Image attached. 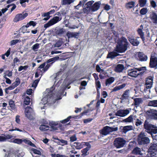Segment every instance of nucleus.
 <instances>
[{
  "label": "nucleus",
  "mask_w": 157,
  "mask_h": 157,
  "mask_svg": "<svg viewBox=\"0 0 157 157\" xmlns=\"http://www.w3.org/2000/svg\"><path fill=\"white\" fill-rule=\"evenodd\" d=\"M126 50H114V51L110 52L107 55V58H114L115 57L121 55V53L124 52Z\"/></svg>",
  "instance_id": "9b49d317"
},
{
  "label": "nucleus",
  "mask_w": 157,
  "mask_h": 157,
  "mask_svg": "<svg viewBox=\"0 0 157 157\" xmlns=\"http://www.w3.org/2000/svg\"><path fill=\"white\" fill-rule=\"evenodd\" d=\"M117 130V128H113L108 126H106L103 128L101 130H100V133L103 135H107L110 132L113 131H116Z\"/></svg>",
  "instance_id": "6e6552de"
},
{
  "label": "nucleus",
  "mask_w": 157,
  "mask_h": 157,
  "mask_svg": "<svg viewBox=\"0 0 157 157\" xmlns=\"http://www.w3.org/2000/svg\"><path fill=\"white\" fill-rule=\"evenodd\" d=\"M131 110V108H128L126 109H120L116 113L115 115L121 117H124L129 113Z\"/></svg>",
  "instance_id": "ddd939ff"
},
{
  "label": "nucleus",
  "mask_w": 157,
  "mask_h": 157,
  "mask_svg": "<svg viewBox=\"0 0 157 157\" xmlns=\"http://www.w3.org/2000/svg\"><path fill=\"white\" fill-rule=\"evenodd\" d=\"M24 142L25 144H28L33 147H35V145L33 144L30 140L27 139H22V142Z\"/></svg>",
  "instance_id": "79ce46f5"
},
{
  "label": "nucleus",
  "mask_w": 157,
  "mask_h": 157,
  "mask_svg": "<svg viewBox=\"0 0 157 157\" xmlns=\"http://www.w3.org/2000/svg\"><path fill=\"white\" fill-rule=\"evenodd\" d=\"M153 77L152 76H149L147 78L146 81V88L144 89V91L146 92L147 91L150 92V89L152 86Z\"/></svg>",
  "instance_id": "9d476101"
},
{
  "label": "nucleus",
  "mask_w": 157,
  "mask_h": 157,
  "mask_svg": "<svg viewBox=\"0 0 157 157\" xmlns=\"http://www.w3.org/2000/svg\"><path fill=\"white\" fill-rule=\"evenodd\" d=\"M157 59V54L155 52H152L151 54L150 59Z\"/></svg>",
  "instance_id": "bf43d9fd"
},
{
  "label": "nucleus",
  "mask_w": 157,
  "mask_h": 157,
  "mask_svg": "<svg viewBox=\"0 0 157 157\" xmlns=\"http://www.w3.org/2000/svg\"><path fill=\"white\" fill-rule=\"evenodd\" d=\"M138 34L140 36V37L143 39L144 38V33L143 32L142 29H141L139 28L137 30Z\"/></svg>",
  "instance_id": "09e8293b"
},
{
  "label": "nucleus",
  "mask_w": 157,
  "mask_h": 157,
  "mask_svg": "<svg viewBox=\"0 0 157 157\" xmlns=\"http://www.w3.org/2000/svg\"><path fill=\"white\" fill-rule=\"evenodd\" d=\"M149 150H154L155 151L157 150V143H153L150 144Z\"/></svg>",
  "instance_id": "c756f323"
},
{
  "label": "nucleus",
  "mask_w": 157,
  "mask_h": 157,
  "mask_svg": "<svg viewBox=\"0 0 157 157\" xmlns=\"http://www.w3.org/2000/svg\"><path fill=\"white\" fill-rule=\"evenodd\" d=\"M90 11H91V6H86V8H83V11L85 13L88 14L90 13Z\"/></svg>",
  "instance_id": "c03bdc74"
},
{
  "label": "nucleus",
  "mask_w": 157,
  "mask_h": 157,
  "mask_svg": "<svg viewBox=\"0 0 157 157\" xmlns=\"http://www.w3.org/2000/svg\"><path fill=\"white\" fill-rule=\"evenodd\" d=\"M126 143V141L122 138H116L113 142V144L117 148H120L124 146Z\"/></svg>",
  "instance_id": "0eeeda50"
},
{
  "label": "nucleus",
  "mask_w": 157,
  "mask_h": 157,
  "mask_svg": "<svg viewBox=\"0 0 157 157\" xmlns=\"http://www.w3.org/2000/svg\"><path fill=\"white\" fill-rule=\"evenodd\" d=\"M10 50H8V51H7L3 55H2V58L3 59H5V56H6L7 57H8L10 55Z\"/></svg>",
  "instance_id": "13d9d810"
},
{
  "label": "nucleus",
  "mask_w": 157,
  "mask_h": 157,
  "mask_svg": "<svg viewBox=\"0 0 157 157\" xmlns=\"http://www.w3.org/2000/svg\"><path fill=\"white\" fill-rule=\"evenodd\" d=\"M70 141L71 142H73L77 140L76 136L75 134L74 135L71 136L70 137Z\"/></svg>",
  "instance_id": "5fc2aeb1"
},
{
  "label": "nucleus",
  "mask_w": 157,
  "mask_h": 157,
  "mask_svg": "<svg viewBox=\"0 0 157 157\" xmlns=\"http://www.w3.org/2000/svg\"><path fill=\"white\" fill-rule=\"evenodd\" d=\"M56 139L58 140L59 141V144L62 146L67 144V141L66 140H59L58 138Z\"/></svg>",
  "instance_id": "603ef678"
},
{
  "label": "nucleus",
  "mask_w": 157,
  "mask_h": 157,
  "mask_svg": "<svg viewBox=\"0 0 157 157\" xmlns=\"http://www.w3.org/2000/svg\"><path fill=\"white\" fill-rule=\"evenodd\" d=\"M114 81V78L111 77L106 79L105 82V85L106 86H109Z\"/></svg>",
  "instance_id": "f704fd0d"
},
{
  "label": "nucleus",
  "mask_w": 157,
  "mask_h": 157,
  "mask_svg": "<svg viewBox=\"0 0 157 157\" xmlns=\"http://www.w3.org/2000/svg\"><path fill=\"white\" fill-rule=\"evenodd\" d=\"M89 150L88 148H85L81 150L82 153V156H85L88 154L89 153L88 151Z\"/></svg>",
  "instance_id": "49530a36"
},
{
  "label": "nucleus",
  "mask_w": 157,
  "mask_h": 157,
  "mask_svg": "<svg viewBox=\"0 0 157 157\" xmlns=\"http://www.w3.org/2000/svg\"><path fill=\"white\" fill-rule=\"evenodd\" d=\"M20 116L17 115L15 118V121L18 124H20Z\"/></svg>",
  "instance_id": "774afa93"
},
{
  "label": "nucleus",
  "mask_w": 157,
  "mask_h": 157,
  "mask_svg": "<svg viewBox=\"0 0 157 157\" xmlns=\"http://www.w3.org/2000/svg\"><path fill=\"white\" fill-rule=\"evenodd\" d=\"M85 2L84 1H80L78 4L76 6H75V8L77 10H78L79 8L82 6H83Z\"/></svg>",
  "instance_id": "4d7b16f0"
},
{
  "label": "nucleus",
  "mask_w": 157,
  "mask_h": 157,
  "mask_svg": "<svg viewBox=\"0 0 157 157\" xmlns=\"http://www.w3.org/2000/svg\"><path fill=\"white\" fill-rule=\"evenodd\" d=\"M62 19L61 17L59 18L58 16L54 17L52 19H51L47 23L44 25V27L45 29L56 24Z\"/></svg>",
  "instance_id": "1a4fd4ad"
},
{
  "label": "nucleus",
  "mask_w": 157,
  "mask_h": 157,
  "mask_svg": "<svg viewBox=\"0 0 157 157\" xmlns=\"http://www.w3.org/2000/svg\"><path fill=\"white\" fill-rule=\"evenodd\" d=\"M62 44V42L61 41L58 40L55 44V47H60Z\"/></svg>",
  "instance_id": "e2e57ef3"
},
{
  "label": "nucleus",
  "mask_w": 157,
  "mask_h": 157,
  "mask_svg": "<svg viewBox=\"0 0 157 157\" xmlns=\"http://www.w3.org/2000/svg\"><path fill=\"white\" fill-rule=\"evenodd\" d=\"M28 15L27 13H18L16 15L13 19V21L14 22H17L19 21H21L25 18Z\"/></svg>",
  "instance_id": "4468645a"
},
{
  "label": "nucleus",
  "mask_w": 157,
  "mask_h": 157,
  "mask_svg": "<svg viewBox=\"0 0 157 157\" xmlns=\"http://www.w3.org/2000/svg\"><path fill=\"white\" fill-rule=\"evenodd\" d=\"M146 0H139L138 2L139 6L140 7H144L146 5Z\"/></svg>",
  "instance_id": "a18cd8bd"
},
{
  "label": "nucleus",
  "mask_w": 157,
  "mask_h": 157,
  "mask_svg": "<svg viewBox=\"0 0 157 157\" xmlns=\"http://www.w3.org/2000/svg\"><path fill=\"white\" fill-rule=\"evenodd\" d=\"M10 142L15 144H20L22 143V139H15L13 140H11V141H10Z\"/></svg>",
  "instance_id": "ea45409f"
},
{
  "label": "nucleus",
  "mask_w": 157,
  "mask_h": 157,
  "mask_svg": "<svg viewBox=\"0 0 157 157\" xmlns=\"http://www.w3.org/2000/svg\"><path fill=\"white\" fill-rule=\"evenodd\" d=\"M149 65L151 68H155L157 66V59H150Z\"/></svg>",
  "instance_id": "a878e982"
},
{
  "label": "nucleus",
  "mask_w": 157,
  "mask_h": 157,
  "mask_svg": "<svg viewBox=\"0 0 157 157\" xmlns=\"http://www.w3.org/2000/svg\"><path fill=\"white\" fill-rule=\"evenodd\" d=\"M145 133L144 132H141L138 136V141L139 144H147L150 142L149 138L146 137Z\"/></svg>",
  "instance_id": "423d86ee"
},
{
  "label": "nucleus",
  "mask_w": 157,
  "mask_h": 157,
  "mask_svg": "<svg viewBox=\"0 0 157 157\" xmlns=\"http://www.w3.org/2000/svg\"><path fill=\"white\" fill-rule=\"evenodd\" d=\"M25 116L30 120L33 119L34 112L33 109L29 106H27L25 109Z\"/></svg>",
  "instance_id": "f8f14e48"
},
{
  "label": "nucleus",
  "mask_w": 157,
  "mask_h": 157,
  "mask_svg": "<svg viewBox=\"0 0 157 157\" xmlns=\"http://www.w3.org/2000/svg\"><path fill=\"white\" fill-rule=\"evenodd\" d=\"M74 1V0H63L62 1V5H70Z\"/></svg>",
  "instance_id": "37998d69"
},
{
  "label": "nucleus",
  "mask_w": 157,
  "mask_h": 157,
  "mask_svg": "<svg viewBox=\"0 0 157 157\" xmlns=\"http://www.w3.org/2000/svg\"><path fill=\"white\" fill-rule=\"evenodd\" d=\"M124 69V67L121 64H118L115 68V71L117 72H122Z\"/></svg>",
  "instance_id": "4be33fe9"
},
{
  "label": "nucleus",
  "mask_w": 157,
  "mask_h": 157,
  "mask_svg": "<svg viewBox=\"0 0 157 157\" xmlns=\"http://www.w3.org/2000/svg\"><path fill=\"white\" fill-rule=\"evenodd\" d=\"M146 67H144L129 69L128 71V75L132 77H136L140 75V72H139V71H144Z\"/></svg>",
  "instance_id": "39448f33"
},
{
  "label": "nucleus",
  "mask_w": 157,
  "mask_h": 157,
  "mask_svg": "<svg viewBox=\"0 0 157 157\" xmlns=\"http://www.w3.org/2000/svg\"><path fill=\"white\" fill-rule=\"evenodd\" d=\"M96 69L97 71L99 72H102L104 71V70L101 69L98 65H97L96 67Z\"/></svg>",
  "instance_id": "0e129e2a"
},
{
  "label": "nucleus",
  "mask_w": 157,
  "mask_h": 157,
  "mask_svg": "<svg viewBox=\"0 0 157 157\" xmlns=\"http://www.w3.org/2000/svg\"><path fill=\"white\" fill-rule=\"evenodd\" d=\"M148 106L157 107V100L149 101L148 103Z\"/></svg>",
  "instance_id": "c85d7f7f"
},
{
  "label": "nucleus",
  "mask_w": 157,
  "mask_h": 157,
  "mask_svg": "<svg viewBox=\"0 0 157 157\" xmlns=\"http://www.w3.org/2000/svg\"><path fill=\"white\" fill-rule=\"evenodd\" d=\"M156 110L154 109L148 110L147 112V114L150 118L152 119L155 113L156 112Z\"/></svg>",
  "instance_id": "bb28decb"
},
{
  "label": "nucleus",
  "mask_w": 157,
  "mask_h": 157,
  "mask_svg": "<svg viewBox=\"0 0 157 157\" xmlns=\"http://www.w3.org/2000/svg\"><path fill=\"white\" fill-rule=\"evenodd\" d=\"M144 128L148 133L153 137L152 134L157 133V126L154 124L150 123L147 120L145 121L144 124Z\"/></svg>",
  "instance_id": "7ed1b4c3"
},
{
  "label": "nucleus",
  "mask_w": 157,
  "mask_h": 157,
  "mask_svg": "<svg viewBox=\"0 0 157 157\" xmlns=\"http://www.w3.org/2000/svg\"><path fill=\"white\" fill-rule=\"evenodd\" d=\"M12 136L9 135L1 134L0 135V142L6 141L7 139L12 138Z\"/></svg>",
  "instance_id": "6ab92c4d"
},
{
  "label": "nucleus",
  "mask_w": 157,
  "mask_h": 157,
  "mask_svg": "<svg viewBox=\"0 0 157 157\" xmlns=\"http://www.w3.org/2000/svg\"><path fill=\"white\" fill-rule=\"evenodd\" d=\"M39 80L40 79H37L35 80L32 83V86L34 89H35L36 87Z\"/></svg>",
  "instance_id": "6e6d98bb"
},
{
  "label": "nucleus",
  "mask_w": 157,
  "mask_h": 157,
  "mask_svg": "<svg viewBox=\"0 0 157 157\" xmlns=\"http://www.w3.org/2000/svg\"><path fill=\"white\" fill-rule=\"evenodd\" d=\"M59 58V56H56L54 57H53L52 58L49 59H48L47 62L48 63H50L52 62H54L56 60H58Z\"/></svg>",
  "instance_id": "864d4df0"
},
{
  "label": "nucleus",
  "mask_w": 157,
  "mask_h": 157,
  "mask_svg": "<svg viewBox=\"0 0 157 157\" xmlns=\"http://www.w3.org/2000/svg\"><path fill=\"white\" fill-rule=\"evenodd\" d=\"M147 10L146 8L142 9L140 11V13L141 15H144L147 13Z\"/></svg>",
  "instance_id": "8fccbe9b"
},
{
  "label": "nucleus",
  "mask_w": 157,
  "mask_h": 157,
  "mask_svg": "<svg viewBox=\"0 0 157 157\" xmlns=\"http://www.w3.org/2000/svg\"><path fill=\"white\" fill-rule=\"evenodd\" d=\"M129 90H126L123 93V94L122 96V99H128L129 96Z\"/></svg>",
  "instance_id": "c9c22d12"
},
{
  "label": "nucleus",
  "mask_w": 157,
  "mask_h": 157,
  "mask_svg": "<svg viewBox=\"0 0 157 157\" xmlns=\"http://www.w3.org/2000/svg\"><path fill=\"white\" fill-rule=\"evenodd\" d=\"M85 142L82 143L75 142L74 143V146L77 149H80L83 148L84 146Z\"/></svg>",
  "instance_id": "393cba45"
},
{
  "label": "nucleus",
  "mask_w": 157,
  "mask_h": 157,
  "mask_svg": "<svg viewBox=\"0 0 157 157\" xmlns=\"http://www.w3.org/2000/svg\"><path fill=\"white\" fill-rule=\"evenodd\" d=\"M128 39L131 44L133 46H137L139 44V42L137 39H134V37L132 36H130L128 37Z\"/></svg>",
  "instance_id": "dca6fc26"
},
{
  "label": "nucleus",
  "mask_w": 157,
  "mask_h": 157,
  "mask_svg": "<svg viewBox=\"0 0 157 157\" xmlns=\"http://www.w3.org/2000/svg\"><path fill=\"white\" fill-rule=\"evenodd\" d=\"M71 118V116H69L67 118L60 121V122L63 124H65L68 122L70 120V119Z\"/></svg>",
  "instance_id": "680f3d73"
},
{
  "label": "nucleus",
  "mask_w": 157,
  "mask_h": 157,
  "mask_svg": "<svg viewBox=\"0 0 157 157\" xmlns=\"http://www.w3.org/2000/svg\"><path fill=\"white\" fill-rule=\"evenodd\" d=\"M147 155L149 157H156V153L155 151H150L148 152Z\"/></svg>",
  "instance_id": "3c124183"
},
{
  "label": "nucleus",
  "mask_w": 157,
  "mask_h": 157,
  "mask_svg": "<svg viewBox=\"0 0 157 157\" xmlns=\"http://www.w3.org/2000/svg\"><path fill=\"white\" fill-rule=\"evenodd\" d=\"M30 102V99L28 96H27L25 98L24 102L25 105H29Z\"/></svg>",
  "instance_id": "de8ad7c7"
},
{
  "label": "nucleus",
  "mask_w": 157,
  "mask_h": 157,
  "mask_svg": "<svg viewBox=\"0 0 157 157\" xmlns=\"http://www.w3.org/2000/svg\"><path fill=\"white\" fill-rule=\"evenodd\" d=\"M64 32V29L63 28L56 29L55 30V33L56 34L60 36L63 34Z\"/></svg>",
  "instance_id": "7c9ffc66"
},
{
  "label": "nucleus",
  "mask_w": 157,
  "mask_h": 157,
  "mask_svg": "<svg viewBox=\"0 0 157 157\" xmlns=\"http://www.w3.org/2000/svg\"><path fill=\"white\" fill-rule=\"evenodd\" d=\"M135 118H136L135 116H133L131 115L127 118L124 119L123 121L125 122H131L132 121L133 119L134 120Z\"/></svg>",
  "instance_id": "2f4dec72"
},
{
  "label": "nucleus",
  "mask_w": 157,
  "mask_h": 157,
  "mask_svg": "<svg viewBox=\"0 0 157 157\" xmlns=\"http://www.w3.org/2000/svg\"><path fill=\"white\" fill-rule=\"evenodd\" d=\"M42 131H46L50 129V127L44 124L41 125L39 128Z\"/></svg>",
  "instance_id": "72a5a7b5"
},
{
  "label": "nucleus",
  "mask_w": 157,
  "mask_h": 157,
  "mask_svg": "<svg viewBox=\"0 0 157 157\" xmlns=\"http://www.w3.org/2000/svg\"><path fill=\"white\" fill-rule=\"evenodd\" d=\"M43 73V71H41V70L39 69H37L35 73V77L36 78H37L40 76V77L39 79H40L41 77L42 76V75Z\"/></svg>",
  "instance_id": "58836bf2"
},
{
  "label": "nucleus",
  "mask_w": 157,
  "mask_h": 157,
  "mask_svg": "<svg viewBox=\"0 0 157 157\" xmlns=\"http://www.w3.org/2000/svg\"><path fill=\"white\" fill-rule=\"evenodd\" d=\"M58 130H63L66 127V125H62L61 124H58Z\"/></svg>",
  "instance_id": "052dcab7"
},
{
  "label": "nucleus",
  "mask_w": 157,
  "mask_h": 157,
  "mask_svg": "<svg viewBox=\"0 0 157 157\" xmlns=\"http://www.w3.org/2000/svg\"><path fill=\"white\" fill-rule=\"evenodd\" d=\"M19 41V40L18 39L13 40L11 41V45H14L17 43Z\"/></svg>",
  "instance_id": "338daca9"
},
{
  "label": "nucleus",
  "mask_w": 157,
  "mask_h": 157,
  "mask_svg": "<svg viewBox=\"0 0 157 157\" xmlns=\"http://www.w3.org/2000/svg\"><path fill=\"white\" fill-rule=\"evenodd\" d=\"M135 118L134 120L135 121V124L137 126H139L141 125L143 122V120H140L138 119Z\"/></svg>",
  "instance_id": "a19ab883"
},
{
  "label": "nucleus",
  "mask_w": 157,
  "mask_h": 157,
  "mask_svg": "<svg viewBox=\"0 0 157 157\" xmlns=\"http://www.w3.org/2000/svg\"><path fill=\"white\" fill-rule=\"evenodd\" d=\"M129 45L127 39L124 36H122L117 40L116 48L114 49H127Z\"/></svg>",
  "instance_id": "20e7f679"
},
{
  "label": "nucleus",
  "mask_w": 157,
  "mask_h": 157,
  "mask_svg": "<svg viewBox=\"0 0 157 157\" xmlns=\"http://www.w3.org/2000/svg\"><path fill=\"white\" fill-rule=\"evenodd\" d=\"M135 2L134 1H129L125 3V7L127 9L134 8L135 7Z\"/></svg>",
  "instance_id": "aec40b11"
},
{
  "label": "nucleus",
  "mask_w": 157,
  "mask_h": 157,
  "mask_svg": "<svg viewBox=\"0 0 157 157\" xmlns=\"http://www.w3.org/2000/svg\"><path fill=\"white\" fill-rule=\"evenodd\" d=\"M61 71L58 72L57 73L54 75L53 76L54 78V79L56 81H55V83L54 85L51 88L52 89V90H56V91L58 92H59V93H61L62 89H64V90L65 89L67 88V85L70 84V82H68L67 84H66V82H67L68 80L67 78H66L64 80V83H65V84L64 86H63V87L61 86L59 87V85L61 83V81L60 80H59V81L56 84V80L60 78L61 77Z\"/></svg>",
  "instance_id": "f03ea898"
},
{
  "label": "nucleus",
  "mask_w": 157,
  "mask_h": 157,
  "mask_svg": "<svg viewBox=\"0 0 157 157\" xmlns=\"http://www.w3.org/2000/svg\"><path fill=\"white\" fill-rule=\"evenodd\" d=\"M133 128L132 126L131 125L126 126L123 128V131L125 133L129 131L132 130Z\"/></svg>",
  "instance_id": "e433bc0d"
},
{
  "label": "nucleus",
  "mask_w": 157,
  "mask_h": 157,
  "mask_svg": "<svg viewBox=\"0 0 157 157\" xmlns=\"http://www.w3.org/2000/svg\"><path fill=\"white\" fill-rule=\"evenodd\" d=\"M49 125L50 126V128L51 131L58 130V124L56 122L54 121L50 122Z\"/></svg>",
  "instance_id": "f3484780"
},
{
  "label": "nucleus",
  "mask_w": 157,
  "mask_h": 157,
  "mask_svg": "<svg viewBox=\"0 0 157 157\" xmlns=\"http://www.w3.org/2000/svg\"><path fill=\"white\" fill-rule=\"evenodd\" d=\"M125 86L126 84H123L120 85L116 86L113 89H112L111 92L118 91L121 89L123 88Z\"/></svg>",
  "instance_id": "cd10ccee"
},
{
  "label": "nucleus",
  "mask_w": 157,
  "mask_h": 157,
  "mask_svg": "<svg viewBox=\"0 0 157 157\" xmlns=\"http://www.w3.org/2000/svg\"><path fill=\"white\" fill-rule=\"evenodd\" d=\"M32 151L35 154L38 155H40L41 154L40 151L39 150L33 148L32 149Z\"/></svg>",
  "instance_id": "69168bd1"
},
{
  "label": "nucleus",
  "mask_w": 157,
  "mask_h": 157,
  "mask_svg": "<svg viewBox=\"0 0 157 157\" xmlns=\"http://www.w3.org/2000/svg\"><path fill=\"white\" fill-rule=\"evenodd\" d=\"M136 56L138 57V59L140 61H146L147 59V56L142 52H137L136 54Z\"/></svg>",
  "instance_id": "2eb2a0df"
},
{
  "label": "nucleus",
  "mask_w": 157,
  "mask_h": 157,
  "mask_svg": "<svg viewBox=\"0 0 157 157\" xmlns=\"http://www.w3.org/2000/svg\"><path fill=\"white\" fill-rule=\"evenodd\" d=\"M134 105L136 107H137L142 103L143 100L141 98H136L134 99Z\"/></svg>",
  "instance_id": "b1692460"
},
{
  "label": "nucleus",
  "mask_w": 157,
  "mask_h": 157,
  "mask_svg": "<svg viewBox=\"0 0 157 157\" xmlns=\"http://www.w3.org/2000/svg\"><path fill=\"white\" fill-rule=\"evenodd\" d=\"M53 90L51 88L46 90L44 92L43 97L41 100L40 103V106L46 104L47 103L50 101V100H55L56 101L62 98L61 95H66V92L64 94V89H62L61 93L58 92L56 91L55 94L52 97Z\"/></svg>",
  "instance_id": "f257e3e1"
},
{
  "label": "nucleus",
  "mask_w": 157,
  "mask_h": 157,
  "mask_svg": "<svg viewBox=\"0 0 157 157\" xmlns=\"http://www.w3.org/2000/svg\"><path fill=\"white\" fill-rule=\"evenodd\" d=\"M100 3L99 2H95L92 6H91V11L94 12L98 10L100 6Z\"/></svg>",
  "instance_id": "412c9836"
},
{
  "label": "nucleus",
  "mask_w": 157,
  "mask_h": 157,
  "mask_svg": "<svg viewBox=\"0 0 157 157\" xmlns=\"http://www.w3.org/2000/svg\"><path fill=\"white\" fill-rule=\"evenodd\" d=\"M132 152L133 154L136 155H142L141 149L138 147H136L134 148Z\"/></svg>",
  "instance_id": "4c0bfd02"
},
{
  "label": "nucleus",
  "mask_w": 157,
  "mask_h": 157,
  "mask_svg": "<svg viewBox=\"0 0 157 157\" xmlns=\"http://www.w3.org/2000/svg\"><path fill=\"white\" fill-rule=\"evenodd\" d=\"M96 87L97 89V93L98 94H100L99 89L101 87L100 82L99 80L95 81Z\"/></svg>",
  "instance_id": "473e14b6"
},
{
  "label": "nucleus",
  "mask_w": 157,
  "mask_h": 157,
  "mask_svg": "<svg viewBox=\"0 0 157 157\" xmlns=\"http://www.w3.org/2000/svg\"><path fill=\"white\" fill-rule=\"evenodd\" d=\"M78 33H73L68 32L66 34V36L68 39L74 37L77 38L78 36Z\"/></svg>",
  "instance_id": "5701e85b"
},
{
  "label": "nucleus",
  "mask_w": 157,
  "mask_h": 157,
  "mask_svg": "<svg viewBox=\"0 0 157 157\" xmlns=\"http://www.w3.org/2000/svg\"><path fill=\"white\" fill-rule=\"evenodd\" d=\"M150 18L153 23L157 24V13L152 12L150 14Z\"/></svg>",
  "instance_id": "a211bd4d"
}]
</instances>
